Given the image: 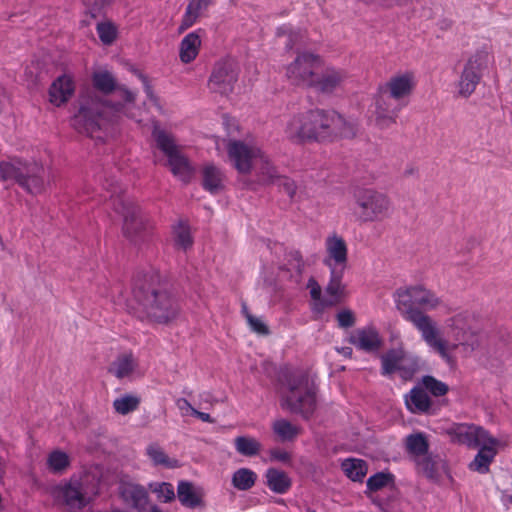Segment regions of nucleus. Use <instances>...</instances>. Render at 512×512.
Listing matches in <instances>:
<instances>
[{
    "instance_id": "obj_50",
    "label": "nucleus",
    "mask_w": 512,
    "mask_h": 512,
    "mask_svg": "<svg viewBox=\"0 0 512 512\" xmlns=\"http://www.w3.org/2000/svg\"><path fill=\"white\" fill-rule=\"evenodd\" d=\"M69 457L65 452L56 450L48 457L49 468L56 473L64 471L69 466Z\"/></svg>"
},
{
    "instance_id": "obj_6",
    "label": "nucleus",
    "mask_w": 512,
    "mask_h": 512,
    "mask_svg": "<svg viewBox=\"0 0 512 512\" xmlns=\"http://www.w3.org/2000/svg\"><path fill=\"white\" fill-rule=\"evenodd\" d=\"M104 188L111 193L114 210L123 217V235L135 247H142L150 240V230L140 215L138 207L124 195V189L115 176L104 177Z\"/></svg>"
},
{
    "instance_id": "obj_1",
    "label": "nucleus",
    "mask_w": 512,
    "mask_h": 512,
    "mask_svg": "<svg viewBox=\"0 0 512 512\" xmlns=\"http://www.w3.org/2000/svg\"><path fill=\"white\" fill-rule=\"evenodd\" d=\"M395 302L402 317L413 324L424 342L442 358L449 360L447 342L441 337L436 321L425 312L438 308L442 304L441 298L422 285H414L397 290Z\"/></svg>"
},
{
    "instance_id": "obj_9",
    "label": "nucleus",
    "mask_w": 512,
    "mask_h": 512,
    "mask_svg": "<svg viewBox=\"0 0 512 512\" xmlns=\"http://www.w3.org/2000/svg\"><path fill=\"white\" fill-rule=\"evenodd\" d=\"M321 66L323 58L320 55L311 51H297L294 60L285 67V76L292 85L309 88Z\"/></svg>"
},
{
    "instance_id": "obj_40",
    "label": "nucleus",
    "mask_w": 512,
    "mask_h": 512,
    "mask_svg": "<svg viewBox=\"0 0 512 512\" xmlns=\"http://www.w3.org/2000/svg\"><path fill=\"white\" fill-rule=\"evenodd\" d=\"M406 447L409 453L413 454L417 459L427 456L428 441L422 433L411 434L406 438Z\"/></svg>"
},
{
    "instance_id": "obj_46",
    "label": "nucleus",
    "mask_w": 512,
    "mask_h": 512,
    "mask_svg": "<svg viewBox=\"0 0 512 512\" xmlns=\"http://www.w3.org/2000/svg\"><path fill=\"white\" fill-rule=\"evenodd\" d=\"M258 165L260 174L262 176L261 180L263 182L275 184L277 178L281 177L276 168L270 164L268 158L263 153L262 159L258 158Z\"/></svg>"
},
{
    "instance_id": "obj_4",
    "label": "nucleus",
    "mask_w": 512,
    "mask_h": 512,
    "mask_svg": "<svg viewBox=\"0 0 512 512\" xmlns=\"http://www.w3.org/2000/svg\"><path fill=\"white\" fill-rule=\"evenodd\" d=\"M92 82L97 91L87 90L79 96L78 109L71 119V125L80 134L98 137L96 133L105 127L110 113L119 111L121 105H111L99 95V92L108 95L117 88L115 78L110 72H95Z\"/></svg>"
},
{
    "instance_id": "obj_44",
    "label": "nucleus",
    "mask_w": 512,
    "mask_h": 512,
    "mask_svg": "<svg viewBox=\"0 0 512 512\" xmlns=\"http://www.w3.org/2000/svg\"><path fill=\"white\" fill-rule=\"evenodd\" d=\"M273 431L283 441L293 440L299 434V429L285 419L276 420L273 423Z\"/></svg>"
},
{
    "instance_id": "obj_31",
    "label": "nucleus",
    "mask_w": 512,
    "mask_h": 512,
    "mask_svg": "<svg viewBox=\"0 0 512 512\" xmlns=\"http://www.w3.org/2000/svg\"><path fill=\"white\" fill-rule=\"evenodd\" d=\"M405 350L403 347L393 348L380 356L381 373L384 376L391 375L397 371L404 360Z\"/></svg>"
},
{
    "instance_id": "obj_12",
    "label": "nucleus",
    "mask_w": 512,
    "mask_h": 512,
    "mask_svg": "<svg viewBox=\"0 0 512 512\" xmlns=\"http://www.w3.org/2000/svg\"><path fill=\"white\" fill-rule=\"evenodd\" d=\"M346 78L347 73L344 70L326 65L323 60V66L315 73L309 88L318 93L329 95L339 89Z\"/></svg>"
},
{
    "instance_id": "obj_45",
    "label": "nucleus",
    "mask_w": 512,
    "mask_h": 512,
    "mask_svg": "<svg viewBox=\"0 0 512 512\" xmlns=\"http://www.w3.org/2000/svg\"><path fill=\"white\" fill-rule=\"evenodd\" d=\"M419 370V359L415 356H409L405 354L403 362H401L397 371L400 377L405 380H411L415 373Z\"/></svg>"
},
{
    "instance_id": "obj_24",
    "label": "nucleus",
    "mask_w": 512,
    "mask_h": 512,
    "mask_svg": "<svg viewBox=\"0 0 512 512\" xmlns=\"http://www.w3.org/2000/svg\"><path fill=\"white\" fill-rule=\"evenodd\" d=\"M498 443H484L480 445V449L475 456L474 460L470 463V468L479 473H485L489 470V465L494 459Z\"/></svg>"
},
{
    "instance_id": "obj_64",
    "label": "nucleus",
    "mask_w": 512,
    "mask_h": 512,
    "mask_svg": "<svg viewBox=\"0 0 512 512\" xmlns=\"http://www.w3.org/2000/svg\"><path fill=\"white\" fill-rule=\"evenodd\" d=\"M297 37H298V34H295V33H291V34H290V38H291V40H290V42L287 44V47H288L289 49H291V48L293 47V45H294V41H296Z\"/></svg>"
},
{
    "instance_id": "obj_48",
    "label": "nucleus",
    "mask_w": 512,
    "mask_h": 512,
    "mask_svg": "<svg viewBox=\"0 0 512 512\" xmlns=\"http://www.w3.org/2000/svg\"><path fill=\"white\" fill-rule=\"evenodd\" d=\"M149 489L157 495L161 502L168 503L175 499L174 489L170 483H151Z\"/></svg>"
},
{
    "instance_id": "obj_16",
    "label": "nucleus",
    "mask_w": 512,
    "mask_h": 512,
    "mask_svg": "<svg viewBox=\"0 0 512 512\" xmlns=\"http://www.w3.org/2000/svg\"><path fill=\"white\" fill-rule=\"evenodd\" d=\"M348 342L368 353L377 352L383 346V339L378 330L373 326L356 329L349 336Z\"/></svg>"
},
{
    "instance_id": "obj_17",
    "label": "nucleus",
    "mask_w": 512,
    "mask_h": 512,
    "mask_svg": "<svg viewBox=\"0 0 512 512\" xmlns=\"http://www.w3.org/2000/svg\"><path fill=\"white\" fill-rule=\"evenodd\" d=\"M482 55L472 56L466 63L459 80V94L467 97L471 95L480 80V66Z\"/></svg>"
},
{
    "instance_id": "obj_5",
    "label": "nucleus",
    "mask_w": 512,
    "mask_h": 512,
    "mask_svg": "<svg viewBox=\"0 0 512 512\" xmlns=\"http://www.w3.org/2000/svg\"><path fill=\"white\" fill-rule=\"evenodd\" d=\"M280 405L291 413L309 419L316 410V385L308 371L285 370L280 377Z\"/></svg>"
},
{
    "instance_id": "obj_57",
    "label": "nucleus",
    "mask_w": 512,
    "mask_h": 512,
    "mask_svg": "<svg viewBox=\"0 0 512 512\" xmlns=\"http://www.w3.org/2000/svg\"><path fill=\"white\" fill-rule=\"evenodd\" d=\"M270 457L272 460L283 462V463H288L291 459L290 454L287 451L281 450V449L270 450Z\"/></svg>"
},
{
    "instance_id": "obj_33",
    "label": "nucleus",
    "mask_w": 512,
    "mask_h": 512,
    "mask_svg": "<svg viewBox=\"0 0 512 512\" xmlns=\"http://www.w3.org/2000/svg\"><path fill=\"white\" fill-rule=\"evenodd\" d=\"M203 186L210 193H219L223 188V174L213 164H207L203 168Z\"/></svg>"
},
{
    "instance_id": "obj_36",
    "label": "nucleus",
    "mask_w": 512,
    "mask_h": 512,
    "mask_svg": "<svg viewBox=\"0 0 512 512\" xmlns=\"http://www.w3.org/2000/svg\"><path fill=\"white\" fill-rule=\"evenodd\" d=\"M447 327L455 342L463 340V337L472 329L468 323V316L464 313H459L447 320Z\"/></svg>"
},
{
    "instance_id": "obj_43",
    "label": "nucleus",
    "mask_w": 512,
    "mask_h": 512,
    "mask_svg": "<svg viewBox=\"0 0 512 512\" xmlns=\"http://www.w3.org/2000/svg\"><path fill=\"white\" fill-rule=\"evenodd\" d=\"M419 384L425 391L430 392L435 397L444 396L449 391L446 383L430 375L423 376Z\"/></svg>"
},
{
    "instance_id": "obj_8",
    "label": "nucleus",
    "mask_w": 512,
    "mask_h": 512,
    "mask_svg": "<svg viewBox=\"0 0 512 512\" xmlns=\"http://www.w3.org/2000/svg\"><path fill=\"white\" fill-rule=\"evenodd\" d=\"M354 205L352 208L356 220L362 224L381 222L390 212L389 198L373 189H357L353 194Z\"/></svg>"
},
{
    "instance_id": "obj_25",
    "label": "nucleus",
    "mask_w": 512,
    "mask_h": 512,
    "mask_svg": "<svg viewBox=\"0 0 512 512\" xmlns=\"http://www.w3.org/2000/svg\"><path fill=\"white\" fill-rule=\"evenodd\" d=\"M418 469L429 479L436 480L445 470V463L438 455L428 454L421 459H416Z\"/></svg>"
},
{
    "instance_id": "obj_63",
    "label": "nucleus",
    "mask_w": 512,
    "mask_h": 512,
    "mask_svg": "<svg viewBox=\"0 0 512 512\" xmlns=\"http://www.w3.org/2000/svg\"><path fill=\"white\" fill-rule=\"evenodd\" d=\"M480 245V241L476 237H469L467 239L468 249H474Z\"/></svg>"
},
{
    "instance_id": "obj_53",
    "label": "nucleus",
    "mask_w": 512,
    "mask_h": 512,
    "mask_svg": "<svg viewBox=\"0 0 512 512\" xmlns=\"http://www.w3.org/2000/svg\"><path fill=\"white\" fill-rule=\"evenodd\" d=\"M113 0H83V3L92 17L99 15Z\"/></svg>"
},
{
    "instance_id": "obj_2",
    "label": "nucleus",
    "mask_w": 512,
    "mask_h": 512,
    "mask_svg": "<svg viewBox=\"0 0 512 512\" xmlns=\"http://www.w3.org/2000/svg\"><path fill=\"white\" fill-rule=\"evenodd\" d=\"M357 132L354 121L334 109L314 108L294 115L286 127L287 136L297 142L330 143L353 138Z\"/></svg>"
},
{
    "instance_id": "obj_21",
    "label": "nucleus",
    "mask_w": 512,
    "mask_h": 512,
    "mask_svg": "<svg viewBox=\"0 0 512 512\" xmlns=\"http://www.w3.org/2000/svg\"><path fill=\"white\" fill-rule=\"evenodd\" d=\"M120 495L127 504L139 511L145 510L149 502L146 489L138 484H123L120 487Z\"/></svg>"
},
{
    "instance_id": "obj_42",
    "label": "nucleus",
    "mask_w": 512,
    "mask_h": 512,
    "mask_svg": "<svg viewBox=\"0 0 512 512\" xmlns=\"http://www.w3.org/2000/svg\"><path fill=\"white\" fill-rule=\"evenodd\" d=\"M141 402L139 396L125 394L113 401V408L120 415H127L138 409Z\"/></svg>"
},
{
    "instance_id": "obj_20",
    "label": "nucleus",
    "mask_w": 512,
    "mask_h": 512,
    "mask_svg": "<svg viewBox=\"0 0 512 512\" xmlns=\"http://www.w3.org/2000/svg\"><path fill=\"white\" fill-rule=\"evenodd\" d=\"M74 91L75 86L72 77L63 74L52 82L49 88V100L52 104L60 106L72 97Z\"/></svg>"
},
{
    "instance_id": "obj_13",
    "label": "nucleus",
    "mask_w": 512,
    "mask_h": 512,
    "mask_svg": "<svg viewBox=\"0 0 512 512\" xmlns=\"http://www.w3.org/2000/svg\"><path fill=\"white\" fill-rule=\"evenodd\" d=\"M402 107L401 103L383 89L375 99L374 116L377 124L388 126L394 123Z\"/></svg>"
},
{
    "instance_id": "obj_19",
    "label": "nucleus",
    "mask_w": 512,
    "mask_h": 512,
    "mask_svg": "<svg viewBox=\"0 0 512 512\" xmlns=\"http://www.w3.org/2000/svg\"><path fill=\"white\" fill-rule=\"evenodd\" d=\"M414 87V75L406 72L391 77L386 83L384 90L394 97L395 100L401 103V105H404L405 99L412 94Z\"/></svg>"
},
{
    "instance_id": "obj_37",
    "label": "nucleus",
    "mask_w": 512,
    "mask_h": 512,
    "mask_svg": "<svg viewBox=\"0 0 512 512\" xmlns=\"http://www.w3.org/2000/svg\"><path fill=\"white\" fill-rule=\"evenodd\" d=\"M257 475L249 468H240L232 475L233 486L240 491L251 489L256 482Z\"/></svg>"
},
{
    "instance_id": "obj_28",
    "label": "nucleus",
    "mask_w": 512,
    "mask_h": 512,
    "mask_svg": "<svg viewBox=\"0 0 512 512\" xmlns=\"http://www.w3.org/2000/svg\"><path fill=\"white\" fill-rule=\"evenodd\" d=\"M201 46V39L195 32L187 34L180 43L179 57L181 62L187 64L193 61Z\"/></svg>"
},
{
    "instance_id": "obj_47",
    "label": "nucleus",
    "mask_w": 512,
    "mask_h": 512,
    "mask_svg": "<svg viewBox=\"0 0 512 512\" xmlns=\"http://www.w3.org/2000/svg\"><path fill=\"white\" fill-rule=\"evenodd\" d=\"M96 29L99 39L103 44L110 45L116 40L117 28L112 22H100L97 24Z\"/></svg>"
},
{
    "instance_id": "obj_51",
    "label": "nucleus",
    "mask_w": 512,
    "mask_h": 512,
    "mask_svg": "<svg viewBox=\"0 0 512 512\" xmlns=\"http://www.w3.org/2000/svg\"><path fill=\"white\" fill-rule=\"evenodd\" d=\"M458 346H462L465 351H475L480 346L479 338L476 332L473 330L469 331L463 337V340H459L458 342L453 344V349L457 348Z\"/></svg>"
},
{
    "instance_id": "obj_61",
    "label": "nucleus",
    "mask_w": 512,
    "mask_h": 512,
    "mask_svg": "<svg viewBox=\"0 0 512 512\" xmlns=\"http://www.w3.org/2000/svg\"><path fill=\"white\" fill-rule=\"evenodd\" d=\"M121 95L125 98L127 102H133L135 99L134 94L126 88L118 87Z\"/></svg>"
},
{
    "instance_id": "obj_59",
    "label": "nucleus",
    "mask_w": 512,
    "mask_h": 512,
    "mask_svg": "<svg viewBox=\"0 0 512 512\" xmlns=\"http://www.w3.org/2000/svg\"><path fill=\"white\" fill-rule=\"evenodd\" d=\"M192 415L199 418L203 422L214 423V419L208 413L198 411L197 409H192Z\"/></svg>"
},
{
    "instance_id": "obj_34",
    "label": "nucleus",
    "mask_w": 512,
    "mask_h": 512,
    "mask_svg": "<svg viewBox=\"0 0 512 512\" xmlns=\"http://www.w3.org/2000/svg\"><path fill=\"white\" fill-rule=\"evenodd\" d=\"M346 270L330 269V281L326 286V293L332 298L328 304L332 305L341 300L344 296L345 286L342 284V278Z\"/></svg>"
},
{
    "instance_id": "obj_11",
    "label": "nucleus",
    "mask_w": 512,
    "mask_h": 512,
    "mask_svg": "<svg viewBox=\"0 0 512 512\" xmlns=\"http://www.w3.org/2000/svg\"><path fill=\"white\" fill-rule=\"evenodd\" d=\"M228 156L239 173L248 174L253 166H258L262 151L241 141H232L228 144Z\"/></svg>"
},
{
    "instance_id": "obj_23",
    "label": "nucleus",
    "mask_w": 512,
    "mask_h": 512,
    "mask_svg": "<svg viewBox=\"0 0 512 512\" xmlns=\"http://www.w3.org/2000/svg\"><path fill=\"white\" fill-rule=\"evenodd\" d=\"M405 403L412 413H429L432 406L429 395L420 384L413 387L405 396Z\"/></svg>"
},
{
    "instance_id": "obj_39",
    "label": "nucleus",
    "mask_w": 512,
    "mask_h": 512,
    "mask_svg": "<svg viewBox=\"0 0 512 512\" xmlns=\"http://www.w3.org/2000/svg\"><path fill=\"white\" fill-rule=\"evenodd\" d=\"M146 451L147 455L156 466L162 465L168 468H176L179 466L178 461L176 459H170L164 449L156 443L148 445Z\"/></svg>"
},
{
    "instance_id": "obj_3",
    "label": "nucleus",
    "mask_w": 512,
    "mask_h": 512,
    "mask_svg": "<svg viewBox=\"0 0 512 512\" xmlns=\"http://www.w3.org/2000/svg\"><path fill=\"white\" fill-rule=\"evenodd\" d=\"M131 307L139 318H147L157 323H168L179 313V307L168 291L167 283L155 270L136 274Z\"/></svg>"
},
{
    "instance_id": "obj_41",
    "label": "nucleus",
    "mask_w": 512,
    "mask_h": 512,
    "mask_svg": "<svg viewBox=\"0 0 512 512\" xmlns=\"http://www.w3.org/2000/svg\"><path fill=\"white\" fill-rule=\"evenodd\" d=\"M173 237L175 245L184 251L189 249L193 244L190 228L183 220H179L178 223L173 226Z\"/></svg>"
},
{
    "instance_id": "obj_54",
    "label": "nucleus",
    "mask_w": 512,
    "mask_h": 512,
    "mask_svg": "<svg viewBox=\"0 0 512 512\" xmlns=\"http://www.w3.org/2000/svg\"><path fill=\"white\" fill-rule=\"evenodd\" d=\"M289 269H294L298 274L302 273L304 261L299 251H291L287 254Z\"/></svg>"
},
{
    "instance_id": "obj_30",
    "label": "nucleus",
    "mask_w": 512,
    "mask_h": 512,
    "mask_svg": "<svg viewBox=\"0 0 512 512\" xmlns=\"http://www.w3.org/2000/svg\"><path fill=\"white\" fill-rule=\"evenodd\" d=\"M168 158V165L174 176L180 178L183 182H189L193 169L190 166L188 159L181 153V151L172 154Z\"/></svg>"
},
{
    "instance_id": "obj_10",
    "label": "nucleus",
    "mask_w": 512,
    "mask_h": 512,
    "mask_svg": "<svg viewBox=\"0 0 512 512\" xmlns=\"http://www.w3.org/2000/svg\"><path fill=\"white\" fill-rule=\"evenodd\" d=\"M239 68L235 61L224 59L218 61L208 80V88L213 93L227 96L233 92L238 81Z\"/></svg>"
},
{
    "instance_id": "obj_38",
    "label": "nucleus",
    "mask_w": 512,
    "mask_h": 512,
    "mask_svg": "<svg viewBox=\"0 0 512 512\" xmlns=\"http://www.w3.org/2000/svg\"><path fill=\"white\" fill-rule=\"evenodd\" d=\"M180 502L187 507L194 508L202 504L201 497L193 490L190 482L181 481L177 488Z\"/></svg>"
},
{
    "instance_id": "obj_55",
    "label": "nucleus",
    "mask_w": 512,
    "mask_h": 512,
    "mask_svg": "<svg viewBox=\"0 0 512 512\" xmlns=\"http://www.w3.org/2000/svg\"><path fill=\"white\" fill-rule=\"evenodd\" d=\"M246 319L251 327V329L260 334V335H267L269 333V329L266 324H264L259 318L253 316L250 313L246 314Z\"/></svg>"
},
{
    "instance_id": "obj_18",
    "label": "nucleus",
    "mask_w": 512,
    "mask_h": 512,
    "mask_svg": "<svg viewBox=\"0 0 512 512\" xmlns=\"http://www.w3.org/2000/svg\"><path fill=\"white\" fill-rule=\"evenodd\" d=\"M455 439L461 444L478 447L484 443H499L496 438L489 436L483 428L475 425H461L455 430Z\"/></svg>"
},
{
    "instance_id": "obj_49",
    "label": "nucleus",
    "mask_w": 512,
    "mask_h": 512,
    "mask_svg": "<svg viewBox=\"0 0 512 512\" xmlns=\"http://www.w3.org/2000/svg\"><path fill=\"white\" fill-rule=\"evenodd\" d=\"M394 477L391 473L379 472L367 480V489L370 492L378 491L390 484H393Z\"/></svg>"
},
{
    "instance_id": "obj_32",
    "label": "nucleus",
    "mask_w": 512,
    "mask_h": 512,
    "mask_svg": "<svg viewBox=\"0 0 512 512\" xmlns=\"http://www.w3.org/2000/svg\"><path fill=\"white\" fill-rule=\"evenodd\" d=\"M266 480L268 487L278 494L286 493L292 484L287 473L276 468H269L266 471Z\"/></svg>"
},
{
    "instance_id": "obj_35",
    "label": "nucleus",
    "mask_w": 512,
    "mask_h": 512,
    "mask_svg": "<svg viewBox=\"0 0 512 512\" xmlns=\"http://www.w3.org/2000/svg\"><path fill=\"white\" fill-rule=\"evenodd\" d=\"M341 468L345 475L355 482H361L368 471L367 463L362 459L356 458L345 459L341 464Z\"/></svg>"
},
{
    "instance_id": "obj_56",
    "label": "nucleus",
    "mask_w": 512,
    "mask_h": 512,
    "mask_svg": "<svg viewBox=\"0 0 512 512\" xmlns=\"http://www.w3.org/2000/svg\"><path fill=\"white\" fill-rule=\"evenodd\" d=\"M338 325L342 328H349L355 324V316L349 309L340 311L337 314Z\"/></svg>"
},
{
    "instance_id": "obj_52",
    "label": "nucleus",
    "mask_w": 512,
    "mask_h": 512,
    "mask_svg": "<svg viewBox=\"0 0 512 512\" xmlns=\"http://www.w3.org/2000/svg\"><path fill=\"white\" fill-rule=\"evenodd\" d=\"M275 184L281 191L285 192L290 199H294L297 192V185L293 180L286 176H281L280 178H277Z\"/></svg>"
},
{
    "instance_id": "obj_60",
    "label": "nucleus",
    "mask_w": 512,
    "mask_h": 512,
    "mask_svg": "<svg viewBox=\"0 0 512 512\" xmlns=\"http://www.w3.org/2000/svg\"><path fill=\"white\" fill-rule=\"evenodd\" d=\"M176 404H177V407L181 411H187V412L189 411L191 414H192V409H195L194 407L191 406L189 401L187 399H185V398L178 399Z\"/></svg>"
},
{
    "instance_id": "obj_14",
    "label": "nucleus",
    "mask_w": 512,
    "mask_h": 512,
    "mask_svg": "<svg viewBox=\"0 0 512 512\" xmlns=\"http://www.w3.org/2000/svg\"><path fill=\"white\" fill-rule=\"evenodd\" d=\"M327 257L324 264L329 269L346 270L348 266V250L344 239L333 235L326 239Z\"/></svg>"
},
{
    "instance_id": "obj_7",
    "label": "nucleus",
    "mask_w": 512,
    "mask_h": 512,
    "mask_svg": "<svg viewBox=\"0 0 512 512\" xmlns=\"http://www.w3.org/2000/svg\"><path fill=\"white\" fill-rule=\"evenodd\" d=\"M45 169L37 162H24L20 159L0 162V181H15L30 194H40L45 190Z\"/></svg>"
},
{
    "instance_id": "obj_29",
    "label": "nucleus",
    "mask_w": 512,
    "mask_h": 512,
    "mask_svg": "<svg viewBox=\"0 0 512 512\" xmlns=\"http://www.w3.org/2000/svg\"><path fill=\"white\" fill-rule=\"evenodd\" d=\"M234 446L239 455L248 458L258 456L263 448L261 442L250 435H239L235 437Z\"/></svg>"
},
{
    "instance_id": "obj_15",
    "label": "nucleus",
    "mask_w": 512,
    "mask_h": 512,
    "mask_svg": "<svg viewBox=\"0 0 512 512\" xmlns=\"http://www.w3.org/2000/svg\"><path fill=\"white\" fill-rule=\"evenodd\" d=\"M139 369V361L131 351L119 353L109 364L107 371L118 380L133 379Z\"/></svg>"
},
{
    "instance_id": "obj_27",
    "label": "nucleus",
    "mask_w": 512,
    "mask_h": 512,
    "mask_svg": "<svg viewBox=\"0 0 512 512\" xmlns=\"http://www.w3.org/2000/svg\"><path fill=\"white\" fill-rule=\"evenodd\" d=\"M152 136L156 141L157 147L166 155V157L180 151L174 136L162 129L157 122L153 125Z\"/></svg>"
},
{
    "instance_id": "obj_22",
    "label": "nucleus",
    "mask_w": 512,
    "mask_h": 512,
    "mask_svg": "<svg viewBox=\"0 0 512 512\" xmlns=\"http://www.w3.org/2000/svg\"><path fill=\"white\" fill-rule=\"evenodd\" d=\"M212 3L213 0H188L185 13L178 28L179 33L192 27Z\"/></svg>"
},
{
    "instance_id": "obj_26",
    "label": "nucleus",
    "mask_w": 512,
    "mask_h": 512,
    "mask_svg": "<svg viewBox=\"0 0 512 512\" xmlns=\"http://www.w3.org/2000/svg\"><path fill=\"white\" fill-rule=\"evenodd\" d=\"M64 503L70 508L82 509L86 505L82 485L79 481H71L62 490Z\"/></svg>"
},
{
    "instance_id": "obj_58",
    "label": "nucleus",
    "mask_w": 512,
    "mask_h": 512,
    "mask_svg": "<svg viewBox=\"0 0 512 512\" xmlns=\"http://www.w3.org/2000/svg\"><path fill=\"white\" fill-rule=\"evenodd\" d=\"M308 288H310V295L314 300H320L322 289L314 278H310L308 281Z\"/></svg>"
},
{
    "instance_id": "obj_62",
    "label": "nucleus",
    "mask_w": 512,
    "mask_h": 512,
    "mask_svg": "<svg viewBox=\"0 0 512 512\" xmlns=\"http://www.w3.org/2000/svg\"><path fill=\"white\" fill-rule=\"evenodd\" d=\"M143 79V82H144V86H145V91L147 93V96L150 98V99H155L154 97V94H153V91H152V87L150 86V84L148 83L147 81V78L146 77H142Z\"/></svg>"
}]
</instances>
